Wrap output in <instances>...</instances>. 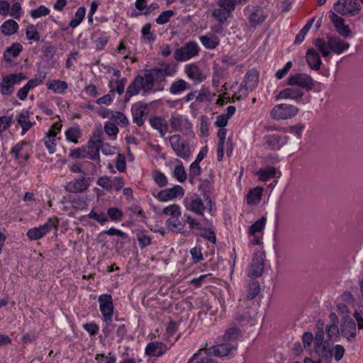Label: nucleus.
I'll return each mask as SVG.
<instances>
[{"instance_id": "f257e3e1", "label": "nucleus", "mask_w": 363, "mask_h": 363, "mask_svg": "<svg viewBox=\"0 0 363 363\" xmlns=\"http://www.w3.org/2000/svg\"><path fill=\"white\" fill-rule=\"evenodd\" d=\"M313 45L323 57H328L331 52L340 55L350 48V43L337 35H326V40L318 38L313 40Z\"/></svg>"}, {"instance_id": "f03ea898", "label": "nucleus", "mask_w": 363, "mask_h": 363, "mask_svg": "<svg viewBox=\"0 0 363 363\" xmlns=\"http://www.w3.org/2000/svg\"><path fill=\"white\" fill-rule=\"evenodd\" d=\"M176 70L170 65H164V67H155L145 69L144 77L145 78V89L146 91H152L155 83L164 82L165 78L172 76Z\"/></svg>"}, {"instance_id": "7ed1b4c3", "label": "nucleus", "mask_w": 363, "mask_h": 363, "mask_svg": "<svg viewBox=\"0 0 363 363\" xmlns=\"http://www.w3.org/2000/svg\"><path fill=\"white\" fill-rule=\"evenodd\" d=\"M207 343H206L205 346L200 349L198 352L195 353L189 360L188 363H191L193 360L202 352L206 355V357H210L211 356H216L219 357H226L230 354V352L233 350H235V347L233 346L230 343H222L217 345L212 346L211 347H206Z\"/></svg>"}, {"instance_id": "20e7f679", "label": "nucleus", "mask_w": 363, "mask_h": 363, "mask_svg": "<svg viewBox=\"0 0 363 363\" xmlns=\"http://www.w3.org/2000/svg\"><path fill=\"white\" fill-rule=\"evenodd\" d=\"M59 224L57 218H50L48 221L38 227L33 228L27 231L26 235L31 240H36L44 237L52 229H57Z\"/></svg>"}, {"instance_id": "39448f33", "label": "nucleus", "mask_w": 363, "mask_h": 363, "mask_svg": "<svg viewBox=\"0 0 363 363\" xmlns=\"http://www.w3.org/2000/svg\"><path fill=\"white\" fill-rule=\"evenodd\" d=\"M333 9L342 16H354L360 12L361 6L357 0H338Z\"/></svg>"}, {"instance_id": "423d86ee", "label": "nucleus", "mask_w": 363, "mask_h": 363, "mask_svg": "<svg viewBox=\"0 0 363 363\" xmlns=\"http://www.w3.org/2000/svg\"><path fill=\"white\" fill-rule=\"evenodd\" d=\"M199 50V47L196 42H188L174 51V57L177 62L186 61L198 55Z\"/></svg>"}, {"instance_id": "0eeeda50", "label": "nucleus", "mask_w": 363, "mask_h": 363, "mask_svg": "<svg viewBox=\"0 0 363 363\" xmlns=\"http://www.w3.org/2000/svg\"><path fill=\"white\" fill-rule=\"evenodd\" d=\"M298 111L299 109L293 105L280 104L271 110L270 116L275 120H286L295 116Z\"/></svg>"}, {"instance_id": "6e6552de", "label": "nucleus", "mask_w": 363, "mask_h": 363, "mask_svg": "<svg viewBox=\"0 0 363 363\" xmlns=\"http://www.w3.org/2000/svg\"><path fill=\"white\" fill-rule=\"evenodd\" d=\"M98 301L104 320L107 325L111 324L113 314V303L111 295L108 294H101L99 296Z\"/></svg>"}, {"instance_id": "1a4fd4ad", "label": "nucleus", "mask_w": 363, "mask_h": 363, "mask_svg": "<svg viewBox=\"0 0 363 363\" xmlns=\"http://www.w3.org/2000/svg\"><path fill=\"white\" fill-rule=\"evenodd\" d=\"M181 141V135H173L169 137V143L171 146L174 151L175 154L185 160H187L191 155L190 147L188 143H180Z\"/></svg>"}, {"instance_id": "9d476101", "label": "nucleus", "mask_w": 363, "mask_h": 363, "mask_svg": "<svg viewBox=\"0 0 363 363\" xmlns=\"http://www.w3.org/2000/svg\"><path fill=\"white\" fill-rule=\"evenodd\" d=\"M184 195V190L179 185H174L172 188H167L159 191L153 196L160 201L166 202L176 199H181Z\"/></svg>"}, {"instance_id": "9b49d317", "label": "nucleus", "mask_w": 363, "mask_h": 363, "mask_svg": "<svg viewBox=\"0 0 363 363\" xmlns=\"http://www.w3.org/2000/svg\"><path fill=\"white\" fill-rule=\"evenodd\" d=\"M288 84L291 86H298L307 91L312 90L314 86L313 78L305 73H296L288 78Z\"/></svg>"}, {"instance_id": "f8f14e48", "label": "nucleus", "mask_w": 363, "mask_h": 363, "mask_svg": "<svg viewBox=\"0 0 363 363\" xmlns=\"http://www.w3.org/2000/svg\"><path fill=\"white\" fill-rule=\"evenodd\" d=\"M145 77H142L140 75H138L133 81L130 84V85L128 86L124 101L125 102H127L130 100V99L133 96H135L138 94L140 91V90H143L144 92H150V91H146L145 89Z\"/></svg>"}, {"instance_id": "ddd939ff", "label": "nucleus", "mask_w": 363, "mask_h": 363, "mask_svg": "<svg viewBox=\"0 0 363 363\" xmlns=\"http://www.w3.org/2000/svg\"><path fill=\"white\" fill-rule=\"evenodd\" d=\"M92 178L82 177L69 182L65 186V190L70 193H79L86 190L90 186Z\"/></svg>"}, {"instance_id": "4468645a", "label": "nucleus", "mask_w": 363, "mask_h": 363, "mask_svg": "<svg viewBox=\"0 0 363 363\" xmlns=\"http://www.w3.org/2000/svg\"><path fill=\"white\" fill-rule=\"evenodd\" d=\"M264 267V255L262 252L255 254L248 271V276L251 278H257L262 276Z\"/></svg>"}, {"instance_id": "2eb2a0df", "label": "nucleus", "mask_w": 363, "mask_h": 363, "mask_svg": "<svg viewBox=\"0 0 363 363\" xmlns=\"http://www.w3.org/2000/svg\"><path fill=\"white\" fill-rule=\"evenodd\" d=\"M102 140L100 135H96L91 138L87 143V157L91 160H99V150Z\"/></svg>"}, {"instance_id": "dca6fc26", "label": "nucleus", "mask_w": 363, "mask_h": 363, "mask_svg": "<svg viewBox=\"0 0 363 363\" xmlns=\"http://www.w3.org/2000/svg\"><path fill=\"white\" fill-rule=\"evenodd\" d=\"M340 333L343 337L349 340L356 336V323L348 315L343 317Z\"/></svg>"}, {"instance_id": "f3484780", "label": "nucleus", "mask_w": 363, "mask_h": 363, "mask_svg": "<svg viewBox=\"0 0 363 363\" xmlns=\"http://www.w3.org/2000/svg\"><path fill=\"white\" fill-rule=\"evenodd\" d=\"M265 144L272 150H278L286 144L289 137L286 135H279L272 134L266 135L264 138Z\"/></svg>"}, {"instance_id": "a211bd4d", "label": "nucleus", "mask_w": 363, "mask_h": 363, "mask_svg": "<svg viewBox=\"0 0 363 363\" xmlns=\"http://www.w3.org/2000/svg\"><path fill=\"white\" fill-rule=\"evenodd\" d=\"M184 72L189 79L196 84L201 83L206 79L203 71L195 63L186 65L184 68Z\"/></svg>"}, {"instance_id": "6ab92c4d", "label": "nucleus", "mask_w": 363, "mask_h": 363, "mask_svg": "<svg viewBox=\"0 0 363 363\" xmlns=\"http://www.w3.org/2000/svg\"><path fill=\"white\" fill-rule=\"evenodd\" d=\"M259 82V72L256 69H251L247 72L244 78V84L241 85L247 91L255 89Z\"/></svg>"}, {"instance_id": "aec40b11", "label": "nucleus", "mask_w": 363, "mask_h": 363, "mask_svg": "<svg viewBox=\"0 0 363 363\" xmlns=\"http://www.w3.org/2000/svg\"><path fill=\"white\" fill-rule=\"evenodd\" d=\"M147 108V105L142 103L135 104L132 107L133 121L138 126H142L144 124V117L147 114L146 112Z\"/></svg>"}, {"instance_id": "412c9836", "label": "nucleus", "mask_w": 363, "mask_h": 363, "mask_svg": "<svg viewBox=\"0 0 363 363\" xmlns=\"http://www.w3.org/2000/svg\"><path fill=\"white\" fill-rule=\"evenodd\" d=\"M245 307L247 308V311H242L240 310L238 311L235 315V320L238 322L246 321L247 323L253 325L257 314V308H250L247 304H246Z\"/></svg>"}, {"instance_id": "4be33fe9", "label": "nucleus", "mask_w": 363, "mask_h": 363, "mask_svg": "<svg viewBox=\"0 0 363 363\" xmlns=\"http://www.w3.org/2000/svg\"><path fill=\"white\" fill-rule=\"evenodd\" d=\"M184 202L187 210L191 211L197 215H203V211L206 207L201 199L185 198Z\"/></svg>"}, {"instance_id": "5701e85b", "label": "nucleus", "mask_w": 363, "mask_h": 363, "mask_svg": "<svg viewBox=\"0 0 363 363\" xmlns=\"http://www.w3.org/2000/svg\"><path fill=\"white\" fill-rule=\"evenodd\" d=\"M303 95V91L300 89L293 87L286 88L279 92V94L276 96V99L277 100L279 99H291L296 101H299L302 99Z\"/></svg>"}, {"instance_id": "b1692460", "label": "nucleus", "mask_w": 363, "mask_h": 363, "mask_svg": "<svg viewBox=\"0 0 363 363\" xmlns=\"http://www.w3.org/2000/svg\"><path fill=\"white\" fill-rule=\"evenodd\" d=\"M306 61L311 69L318 70L322 65L320 55L314 48H309L306 52Z\"/></svg>"}, {"instance_id": "393cba45", "label": "nucleus", "mask_w": 363, "mask_h": 363, "mask_svg": "<svg viewBox=\"0 0 363 363\" xmlns=\"http://www.w3.org/2000/svg\"><path fill=\"white\" fill-rule=\"evenodd\" d=\"M199 40L203 46L208 50H213L220 43L218 36L213 33H208L206 35L199 36Z\"/></svg>"}, {"instance_id": "a878e982", "label": "nucleus", "mask_w": 363, "mask_h": 363, "mask_svg": "<svg viewBox=\"0 0 363 363\" xmlns=\"http://www.w3.org/2000/svg\"><path fill=\"white\" fill-rule=\"evenodd\" d=\"M23 50L22 45L18 43H14L8 47L4 52V59L6 62H11L12 58L17 57Z\"/></svg>"}, {"instance_id": "bb28decb", "label": "nucleus", "mask_w": 363, "mask_h": 363, "mask_svg": "<svg viewBox=\"0 0 363 363\" xmlns=\"http://www.w3.org/2000/svg\"><path fill=\"white\" fill-rule=\"evenodd\" d=\"M361 299L359 301V305L357 307L355 313H353V316L357 322L358 328L359 330L363 329V279L359 283Z\"/></svg>"}, {"instance_id": "cd10ccee", "label": "nucleus", "mask_w": 363, "mask_h": 363, "mask_svg": "<svg viewBox=\"0 0 363 363\" xmlns=\"http://www.w3.org/2000/svg\"><path fill=\"white\" fill-rule=\"evenodd\" d=\"M265 19L266 16L264 15L263 10L260 7L254 9L248 17L251 26H257L262 23Z\"/></svg>"}, {"instance_id": "c85d7f7f", "label": "nucleus", "mask_w": 363, "mask_h": 363, "mask_svg": "<svg viewBox=\"0 0 363 363\" xmlns=\"http://www.w3.org/2000/svg\"><path fill=\"white\" fill-rule=\"evenodd\" d=\"M29 111H23L17 117V122L22 128V135L25 134L34 124L29 120Z\"/></svg>"}, {"instance_id": "c756f323", "label": "nucleus", "mask_w": 363, "mask_h": 363, "mask_svg": "<svg viewBox=\"0 0 363 363\" xmlns=\"http://www.w3.org/2000/svg\"><path fill=\"white\" fill-rule=\"evenodd\" d=\"M166 225L167 228L172 232L184 233L186 231L184 224L179 220L177 216L168 218Z\"/></svg>"}, {"instance_id": "7c9ffc66", "label": "nucleus", "mask_w": 363, "mask_h": 363, "mask_svg": "<svg viewBox=\"0 0 363 363\" xmlns=\"http://www.w3.org/2000/svg\"><path fill=\"white\" fill-rule=\"evenodd\" d=\"M260 291V287L259 284L257 281H252L251 284H249L247 292L246 294L245 298L243 300H240V307H242V304L245 303V301H251L254 299L259 293Z\"/></svg>"}, {"instance_id": "2f4dec72", "label": "nucleus", "mask_w": 363, "mask_h": 363, "mask_svg": "<svg viewBox=\"0 0 363 363\" xmlns=\"http://www.w3.org/2000/svg\"><path fill=\"white\" fill-rule=\"evenodd\" d=\"M190 87L191 86L188 82H186L184 79H180L174 82L171 84L169 87V92L172 94L177 95L181 94L184 91L189 89Z\"/></svg>"}, {"instance_id": "473e14b6", "label": "nucleus", "mask_w": 363, "mask_h": 363, "mask_svg": "<svg viewBox=\"0 0 363 363\" xmlns=\"http://www.w3.org/2000/svg\"><path fill=\"white\" fill-rule=\"evenodd\" d=\"M150 123L152 128L158 130L161 136H164L167 132V125L161 117H153L150 119Z\"/></svg>"}, {"instance_id": "72a5a7b5", "label": "nucleus", "mask_w": 363, "mask_h": 363, "mask_svg": "<svg viewBox=\"0 0 363 363\" xmlns=\"http://www.w3.org/2000/svg\"><path fill=\"white\" fill-rule=\"evenodd\" d=\"M47 88L57 94H62L67 89V84L61 80H50L47 83Z\"/></svg>"}, {"instance_id": "f704fd0d", "label": "nucleus", "mask_w": 363, "mask_h": 363, "mask_svg": "<svg viewBox=\"0 0 363 363\" xmlns=\"http://www.w3.org/2000/svg\"><path fill=\"white\" fill-rule=\"evenodd\" d=\"M262 191L263 188L259 186L250 190L246 196L247 203L251 205L257 204L261 200Z\"/></svg>"}, {"instance_id": "c9c22d12", "label": "nucleus", "mask_w": 363, "mask_h": 363, "mask_svg": "<svg viewBox=\"0 0 363 363\" xmlns=\"http://www.w3.org/2000/svg\"><path fill=\"white\" fill-rule=\"evenodd\" d=\"M18 24L13 20L6 21L1 26V32L5 35H11L17 32Z\"/></svg>"}, {"instance_id": "e433bc0d", "label": "nucleus", "mask_w": 363, "mask_h": 363, "mask_svg": "<svg viewBox=\"0 0 363 363\" xmlns=\"http://www.w3.org/2000/svg\"><path fill=\"white\" fill-rule=\"evenodd\" d=\"M162 344L155 342L149 343L145 348V353L152 357H159L162 354Z\"/></svg>"}, {"instance_id": "4c0bfd02", "label": "nucleus", "mask_w": 363, "mask_h": 363, "mask_svg": "<svg viewBox=\"0 0 363 363\" xmlns=\"http://www.w3.org/2000/svg\"><path fill=\"white\" fill-rule=\"evenodd\" d=\"M56 133L49 131L47 136L44 138V144L47 147L48 152L52 154L56 150Z\"/></svg>"}, {"instance_id": "58836bf2", "label": "nucleus", "mask_w": 363, "mask_h": 363, "mask_svg": "<svg viewBox=\"0 0 363 363\" xmlns=\"http://www.w3.org/2000/svg\"><path fill=\"white\" fill-rule=\"evenodd\" d=\"M240 336V330L235 327H230L225 330L223 335V340L228 342H233L237 340Z\"/></svg>"}, {"instance_id": "ea45409f", "label": "nucleus", "mask_w": 363, "mask_h": 363, "mask_svg": "<svg viewBox=\"0 0 363 363\" xmlns=\"http://www.w3.org/2000/svg\"><path fill=\"white\" fill-rule=\"evenodd\" d=\"M151 23H145L141 29L142 39L146 43H153L155 40V35L151 32Z\"/></svg>"}, {"instance_id": "a19ab883", "label": "nucleus", "mask_w": 363, "mask_h": 363, "mask_svg": "<svg viewBox=\"0 0 363 363\" xmlns=\"http://www.w3.org/2000/svg\"><path fill=\"white\" fill-rule=\"evenodd\" d=\"M275 174L276 169L274 167H267L265 168L259 169L257 172V174L259 177V179L264 182L274 177Z\"/></svg>"}, {"instance_id": "79ce46f5", "label": "nucleus", "mask_w": 363, "mask_h": 363, "mask_svg": "<svg viewBox=\"0 0 363 363\" xmlns=\"http://www.w3.org/2000/svg\"><path fill=\"white\" fill-rule=\"evenodd\" d=\"M314 21H315V18H311L306 23V24L304 26V27L300 30V32L296 35V38L294 40L295 44H300L303 41L306 33L311 29Z\"/></svg>"}, {"instance_id": "37998d69", "label": "nucleus", "mask_w": 363, "mask_h": 363, "mask_svg": "<svg viewBox=\"0 0 363 363\" xmlns=\"http://www.w3.org/2000/svg\"><path fill=\"white\" fill-rule=\"evenodd\" d=\"M86 13L85 7H79L75 12L74 18L69 22V26L72 28L77 27L84 18Z\"/></svg>"}, {"instance_id": "c03bdc74", "label": "nucleus", "mask_w": 363, "mask_h": 363, "mask_svg": "<svg viewBox=\"0 0 363 363\" xmlns=\"http://www.w3.org/2000/svg\"><path fill=\"white\" fill-rule=\"evenodd\" d=\"M1 93L3 95H10L13 91V84L11 79L6 76L2 79L0 84Z\"/></svg>"}, {"instance_id": "a18cd8bd", "label": "nucleus", "mask_w": 363, "mask_h": 363, "mask_svg": "<svg viewBox=\"0 0 363 363\" xmlns=\"http://www.w3.org/2000/svg\"><path fill=\"white\" fill-rule=\"evenodd\" d=\"M267 219L265 217L262 216L260 219L255 222L249 229V233L250 235H255L257 233L261 232L266 224Z\"/></svg>"}, {"instance_id": "49530a36", "label": "nucleus", "mask_w": 363, "mask_h": 363, "mask_svg": "<svg viewBox=\"0 0 363 363\" xmlns=\"http://www.w3.org/2000/svg\"><path fill=\"white\" fill-rule=\"evenodd\" d=\"M211 14L212 16L221 24L225 23L228 18H230V15H228L220 7L213 9Z\"/></svg>"}, {"instance_id": "de8ad7c7", "label": "nucleus", "mask_w": 363, "mask_h": 363, "mask_svg": "<svg viewBox=\"0 0 363 363\" xmlns=\"http://www.w3.org/2000/svg\"><path fill=\"white\" fill-rule=\"evenodd\" d=\"M211 183L209 180L205 179L201 181L200 185H199V189L203 191V196L206 197V199L208 200V202L206 203V206H211V201L208 195V194L210 192L211 189Z\"/></svg>"}, {"instance_id": "09e8293b", "label": "nucleus", "mask_w": 363, "mask_h": 363, "mask_svg": "<svg viewBox=\"0 0 363 363\" xmlns=\"http://www.w3.org/2000/svg\"><path fill=\"white\" fill-rule=\"evenodd\" d=\"M217 5L218 7L222 8L228 15H230V17H231L232 13L235 9L231 0H218Z\"/></svg>"}, {"instance_id": "8fccbe9b", "label": "nucleus", "mask_w": 363, "mask_h": 363, "mask_svg": "<svg viewBox=\"0 0 363 363\" xmlns=\"http://www.w3.org/2000/svg\"><path fill=\"white\" fill-rule=\"evenodd\" d=\"M110 118L116 123L123 126H127L129 124L128 118L121 112L116 111L115 113H112Z\"/></svg>"}, {"instance_id": "3c124183", "label": "nucleus", "mask_w": 363, "mask_h": 363, "mask_svg": "<svg viewBox=\"0 0 363 363\" xmlns=\"http://www.w3.org/2000/svg\"><path fill=\"white\" fill-rule=\"evenodd\" d=\"M342 299L343 301L346 302L349 305L351 306V307L354 310V313H355V311L357 310V307L359 305V301H357L354 297V296L352 294L350 291H345L342 295Z\"/></svg>"}, {"instance_id": "603ef678", "label": "nucleus", "mask_w": 363, "mask_h": 363, "mask_svg": "<svg viewBox=\"0 0 363 363\" xmlns=\"http://www.w3.org/2000/svg\"><path fill=\"white\" fill-rule=\"evenodd\" d=\"M174 11L172 10H167L162 12L156 18L155 21L159 25H163L169 21L170 18L174 15Z\"/></svg>"}, {"instance_id": "864d4df0", "label": "nucleus", "mask_w": 363, "mask_h": 363, "mask_svg": "<svg viewBox=\"0 0 363 363\" xmlns=\"http://www.w3.org/2000/svg\"><path fill=\"white\" fill-rule=\"evenodd\" d=\"M137 240L141 249L149 246L151 244V238L142 231L136 233Z\"/></svg>"}, {"instance_id": "5fc2aeb1", "label": "nucleus", "mask_w": 363, "mask_h": 363, "mask_svg": "<svg viewBox=\"0 0 363 363\" xmlns=\"http://www.w3.org/2000/svg\"><path fill=\"white\" fill-rule=\"evenodd\" d=\"M108 218H109L113 221H119L121 220L123 213L118 208L111 207L107 210Z\"/></svg>"}, {"instance_id": "6e6d98bb", "label": "nucleus", "mask_w": 363, "mask_h": 363, "mask_svg": "<svg viewBox=\"0 0 363 363\" xmlns=\"http://www.w3.org/2000/svg\"><path fill=\"white\" fill-rule=\"evenodd\" d=\"M162 213L167 216H171L172 218L179 217L181 215L180 208L177 204H172L163 208Z\"/></svg>"}, {"instance_id": "4d7b16f0", "label": "nucleus", "mask_w": 363, "mask_h": 363, "mask_svg": "<svg viewBox=\"0 0 363 363\" xmlns=\"http://www.w3.org/2000/svg\"><path fill=\"white\" fill-rule=\"evenodd\" d=\"M65 135L68 140L77 143V139L80 138L81 133L79 128H70L66 131Z\"/></svg>"}, {"instance_id": "13d9d810", "label": "nucleus", "mask_w": 363, "mask_h": 363, "mask_svg": "<svg viewBox=\"0 0 363 363\" xmlns=\"http://www.w3.org/2000/svg\"><path fill=\"white\" fill-rule=\"evenodd\" d=\"M174 176L180 182H183L186 179V174L182 164L175 166L174 169Z\"/></svg>"}, {"instance_id": "bf43d9fd", "label": "nucleus", "mask_w": 363, "mask_h": 363, "mask_svg": "<svg viewBox=\"0 0 363 363\" xmlns=\"http://www.w3.org/2000/svg\"><path fill=\"white\" fill-rule=\"evenodd\" d=\"M26 37L28 40L34 41H38L40 40L39 33L34 25L30 24L28 26L26 29Z\"/></svg>"}, {"instance_id": "052dcab7", "label": "nucleus", "mask_w": 363, "mask_h": 363, "mask_svg": "<svg viewBox=\"0 0 363 363\" xmlns=\"http://www.w3.org/2000/svg\"><path fill=\"white\" fill-rule=\"evenodd\" d=\"M326 333L330 340H336L339 337L340 331L337 325L330 324L326 327Z\"/></svg>"}, {"instance_id": "680f3d73", "label": "nucleus", "mask_w": 363, "mask_h": 363, "mask_svg": "<svg viewBox=\"0 0 363 363\" xmlns=\"http://www.w3.org/2000/svg\"><path fill=\"white\" fill-rule=\"evenodd\" d=\"M182 220L184 223H186L189 225V228L191 230L201 229L200 223L189 214L184 213Z\"/></svg>"}, {"instance_id": "e2e57ef3", "label": "nucleus", "mask_w": 363, "mask_h": 363, "mask_svg": "<svg viewBox=\"0 0 363 363\" xmlns=\"http://www.w3.org/2000/svg\"><path fill=\"white\" fill-rule=\"evenodd\" d=\"M153 178L156 184L160 187L165 186L168 183L166 176L160 171L154 172Z\"/></svg>"}, {"instance_id": "0e129e2a", "label": "nucleus", "mask_w": 363, "mask_h": 363, "mask_svg": "<svg viewBox=\"0 0 363 363\" xmlns=\"http://www.w3.org/2000/svg\"><path fill=\"white\" fill-rule=\"evenodd\" d=\"M179 131L182 132V133L186 136L192 137L194 135L192 124L189 119L186 118L184 121L181 129L179 130Z\"/></svg>"}, {"instance_id": "69168bd1", "label": "nucleus", "mask_w": 363, "mask_h": 363, "mask_svg": "<svg viewBox=\"0 0 363 363\" xmlns=\"http://www.w3.org/2000/svg\"><path fill=\"white\" fill-rule=\"evenodd\" d=\"M50 12V10L45 6H40L38 9L32 10L30 15L33 18H38L42 16H47Z\"/></svg>"}, {"instance_id": "338daca9", "label": "nucleus", "mask_w": 363, "mask_h": 363, "mask_svg": "<svg viewBox=\"0 0 363 363\" xmlns=\"http://www.w3.org/2000/svg\"><path fill=\"white\" fill-rule=\"evenodd\" d=\"M12 116H4L0 117V133H3L8 129L12 123Z\"/></svg>"}, {"instance_id": "774afa93", "label": "nucleus", "mask_w": 363, "mask_h": 363, "mask_svg": "<svg viewBox=\"0 0 363 363\" xmlns=\"http://www.w3.org/2000/svg\"><path fill=\"white\" fill-rule=\"evenodd\" d=\"M88 216L90 218H92L101 224H104L108 220V217L106 216L104 213H98L94 210L91 211L89 213Z\"/></svg>"}]
</instances>
